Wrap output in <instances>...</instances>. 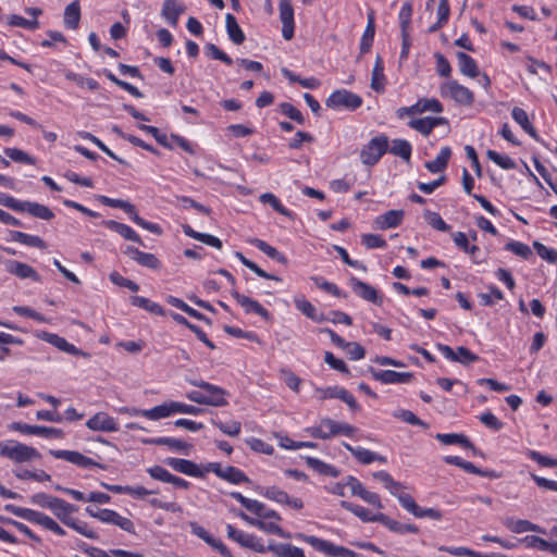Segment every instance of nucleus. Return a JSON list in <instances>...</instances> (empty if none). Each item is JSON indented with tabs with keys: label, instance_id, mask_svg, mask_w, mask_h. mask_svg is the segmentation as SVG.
Returning <instances> with one entry per match:
<instances>
[{
	"label": "nucleus",
	"instance_id": "obj_64",
	"mask_svg": "<svg viewBox=\"0 0 557 557\" xmlns=\"http://www.w3.org/2000/svg\"><path fill=\"white\" fill-rule=\"evenodd\" d=\"M533 247L536 250L537 255L549 263L557 262V250L547 248L542 243L535 240L533 242Z\"/></svg>",
	"mask_w": 557,
	"mask_h": 557
},
{
	"label": "nucleus",
	"instance_id": "obj_29",
	"mask_svg": "<svg viewBox=\"0 0 557 557\" xmlns=\"http://www.w3.org/2000/svg\"><path fill=\"white\" fill-rule=\"evenodd\" d=\"M185 8L180 5L176 0H164L162 5L161 15L172 25L176 26L180 15L184 12Z\"/></svg>",
	"mask_w": 557,
	"mask_h": 557
},
{
	"label": "nucleus",
	"instance_id": "obj_36",
	"mask_svg": "<svg viewBox=\"0 0 557 557\" xmlns=\"http://www.w3.org/2000/svg\"><path fill=\"white\" fill-rule=\"evenodd\" d=\"M385 75L383 60L380 55L376 57L371 77V88L376 92L384 91Z\"/></svg>",
	"mask_w": 557,
	"mask_h": 557
},
{
	"label": "nucleus",
	"instance_id": "obj_6",
	"mask_svg": "<svg viewBox=\"0 0 557 557\" xmlns=\"http://www.w3.org/2000/svg\"><path fill=\"white\" fill-rule=\"evenodd\" d=\"M325 104L330 109L345 108L354 111L362 104V98L347 89H338L330 95L325 100Z\"/></svg>",
	"mask_w": 557,
	"mask_h": 557
},
{
	"label": "nucleus",
	"instance_id": "obj_42",
	"mask_svg": "<svg viewBox=\"0 0 557 557\" xmlns=\"http://www.w3.org/2000/svg\"><path fill=\"white\" fill-rule=\"evenodd\" d=\"M139 412L141 416H144L150 420H159L162 418H166V417H170L171 414H173L172 401L164 403V404H161L153 408L141 410Z\"/></svg>",
	"mask_w": 557,
	"mask_h": 557
},
{
	"label": "nucleus",
	"instance_id": "obj_48",
	"mask_svg": "<svg viewBox=\"0 0 557 557\" xmlns=\"http://www.w3.org/2000/svg\"><path fill=\"white\" fill-rule=\"evenodd\" d=\"M146 443L153 444V445H160V446H168L170 449L177 450V451L185 450L190 447L189 444H187L186 442L178 440V438H173V437L151 438V440L146 441Z\"/></svg>",
	"mask_w": 557,
	"mask_h": 557
},
{
	"label": "nucleus",
	"instance_id": "obj_9",
	"mask_svg": "<svg viewBox=\"0 0 557 557\" xmlns=\"http://www.w3.org/2000/svg\"><path fill=\"white\" fill-rule=\"evenodd\" d=\"M36 336L38 338L53 345L54 347H57L58 349H60L61 351H64L66 354L74 355V356H82L84 358L90 357V355L88 352H85V351L78 349L76 346H74L73 344H70L64 337H61L58 334L49 333L46 331H40V332L36 333Z\"/></svg>",
	"mask_w": 557,
	"mask_h": 557
},
{
	"label": "nucleus",
	"instance_id": "obj_22",
	"mask_svg": "<svg viewBox=\"0 0 557 557\" xmlns=\"http://www.w3.org/2000/svg\"><path fill=\"white\" fill-rule=\"evenodd\" d=\"M350 285L354 293L358 295L360 298L377 305L382 302L381 297H379L377 295V290L368 283L360 281L356 277H351Z\"/></svg>",
	"mask_w": 557,
	"mask_h": 557
},
{
	"label": "nucleus",
	"instance_id": "obj_50",
	"mask_svg": "<svg viewBox=\"0 0 557 557\" xmlns=\"http://www.w3.org/2000/svg\"><path fill=\"white\" fill-rule=\"evenodd\" d=\"M373 478L381 481L385 488L388 490L393 495H397V491L404 488V485L400 482L395 481L392 475L384 470L374 472Z\"/></svg>",
	"mask_w": 557,
	"mask_h": 557
},
{
	"label": "nucleus",
	"instance_id": "obj_1",
	"mask_svg": "<svg viewBox=\"0 0 557 557\" xmlns=\"http://www.w3.org/2000/svg\"><path fill=\"white\" fill-rule=\"evenodd\" d=\"M0 456L18 463L41 458L37 449L16 441L0 442Z\"/></svg>",
	"mask_w": 557,
	"mask_h": 557
},
{
	"label": "nucleus",
	"instance_id": "obj_18",
	"mask_svg": "<svg viewBox=\"0 0 557 557\" xmlns=\"http://www.w3.org/2000/svg\"><path fill=\"white\" fill-rule=\"evenodd\" d=\"M263 496L267 497L268 499H271L278 504L287 505L297 510L304 507V503L301 499L290 497L286 492L280 490L276 486L267 487L263 492Z\"/></svg>",
	"mask_w": 557,
	"mask_h": 557
},
{
	"label": "nucleus",
	"instance_id": "obj_55",
	"mask_svg": "<svg viewBox=\"0 0 557 557\" xmlns=\"http://www.w3.org/2000/svg\"><path fill=\"white\" fill-rule=\"evenodd\" d=\"M424 218H425L426 222L429 223V225H431L433 228L441 231V232H449L450 231V225H448L438 213L432 212L430 210H425Z\"/></svg>",
	"mask_w": 557,
	"mask_h": 557
},
{
	"label": "nucleus",
	"instance_id": "obj_5",
	"mask_svg": "<svg viewBox=\"0 0 557 557\" xmlns=\"http://www.w3.org/2000/svg\"><path fill=\"white\" fill-rule=\"evenodd\" d=\"M440 94L444 98H451L461 106H471L474 102L473 92L468 87L454 79L443 83L440 86Z\"/></svg>",
	"mask_w": 557,
	"mask_h": 557
},
{
	"label": "nucleus",
	"instance_id": "obj_13",
	"mask_svg": "<svg viewBox=\"0 0 557 557\" xmlns=\"http://www.w3.org/2000/svg\"><path fill=\"white\" fill-rule=\"evenodd\" d=\"M190 384L193 386L205 389L208 393V395H206L207 399H212V403H209V406L222 407L228 404L226 400V396L228 395V393L222 387L205 382L202 380L190 381Z\"/></svg>",
	"mask_w": 557,
	"mask_h": 557
},
{
	"label": "nucleus",
	"instance_id": "obj_15",
	"mask_svg": "<svg viewBox=\"0 0 557 557\" xmlns=\"http://www.w3.org/2000/svg\"><path fill=\"white\" fill-rule=\"evenodd\" d=\"M11 429L24 434L39 435L44 437L60 438L63 435V432L60 429L41 425H30L22 422H13L11 424Z\"/></svg>",
	"mask_w": 557,
	"mask_h": 557
},
{
	"label": "nucleus",
	"instance_id": "obj_37",
	"mask_svg": "<svg viewBox=\"0 0 557 557\" xmlns=\"http://www.w3.org/2000/svg\"><path fill=\"white\" fill-rule=\"evenodd\" d=\"M436 438L444 445H461L467 449H472L475 453V447L472 442L463 434L449 433V434H436Z\"/></svg>",
	"mask_w": 557,
	"mask_h": 557
},
{
	"label": "nucleus",
	"instance_id": "obj_16",
	"mask_svg": "<svg viewBox=\"0 0 557 557\" xmlns=\"http://www.w3.org/2000/svg\"><path fill=\"white\" fill-rule=\"evenodd\" d=\"M124 253L141 267L151 270H159L161 268L160 260L153 253L140 251L134 246H127L124 249Z\"/></svg>",
	"mask_w": 557,
	"mask_h": 557
},
{
	"label": "nucleus",
	"instance_id": "obj_54",
	"mask_svg": "<svg viewBox=\"0 0 557 557\" xmlns=\"http://www.w3.org/2000/svg\"><path fill=\"white\" fill-rule=\"evenodd\" d=\"M67 527L72 528L73 530H75L76 532H78L79 534L88 537V539H91V540H98L99 539V534L94 531L91 528H89V525L84 522V521H81L78 519H73L71 521L67 522Z\"/></svg>",
	"mask_w": 557,
	"mask_h": 557
},
{
	"label": "nucleus",
	"instance_id": "obj_41",
	"mask_svg": "<svg viewBox=\"0 0 557 557\" xmlns=\"http://www.w3.org/2000/svg\"><path fill=\"white\" fill-rule=\"evenodd\" d=\"M512 119L534 139H537V133L531 122L529 121L528 113L519 108L515 107L511 112Z\"/></svg>",
	"mask_w": 557,
	"mask_h": 557
},
{
	"label": "nucleus",
	"instance_id": "obj_62",
	"mask_svg": "<svg viewBox=\"0 0 557 557\" xmlns=\"http://www.w3.org/2000/svg\"><path fill=\"white\" fill-rule=\"evenodd\" d=\"M412 16V4L410 2H405L399 11V24L401 33H409V26Z\"/></svg>",
	"mask_w": 557,
	"mask_h": 557
},
{
	"label": "nucleus",
	"instance_id": "obj_2",
	"mask_svg": "<svg viewBox=\"0 0 557 557\" xmlns=\"http://www.w3.org/2000/svg\"><path fill=\"white\" fill-rule=\"evenodd\" d=\"M98 199L100 202H102L106 206L124 210L129 215L132 221L134 223H136L138 226H140L153 234H157V235H160L162 233V230L158 224L148 222V221L144 220L143 218H140L137 213L135 206L132 205L131 202L123 200V199L109 198L107 196H99Z\"/></svg>",
	"mask_w": 557,
	"mask_h": 557
},
{
	"label": "nucleus",
	"instance_id": "obj_59",
	"mask_svg": "<svg viewBox=\"0 0 557 557\" xmlns=\"http://www.w3.org/2000/svg\"><path fill=\"white\" fill-rule=\"evenodd\" d=\"M505 249L521 257L522 259H529L532 256L531 248L527 244L517 240L508 242L505 245Z\"/></svg>",
	"mask_w": 557,
	"mask_h": 557
},
{
	"label": "nucleus",
	"instance_id": "obj_43",
	"mask_svg": "<svg viewBox=\"0 0 557 557\" xmlns=\"http://www.w3.org/2000/svg\"><path fill=\"white\" fill-rule=\"evenodd\" d=\"M260 201L262 203H269L273 210H275L277 213L287 216L290 220H295V214L286 209L278 200V198L273 195L272 193H264L260 196Z\"/></svg>",
	"mask_w": 557,
	"mask_h": 557
},
{
	"label": "nucleus",
	"instance_id": "obj_58",
	"mask_svg": "<svg viewBox=\"0 0 557 557\" xmlns=\"http://www.w3.org/2000/svg\"><path fill=\"white\" fill-rule=\"evenodd\" d=\"M486 156L502 169L511 170L516 168V162L510 157L502 156L495 150H487Z\"/></svg>",
	"mask_w": 557,
	"mask_h": 557
},
{
	"label": "nucleus",
	"instance_id": "obj_8",
	"mask_svg": "<svg viewBox=\"0 0 557 557\" xmlns=\"http://www.w3.org/2000/svg\"><path fill=\"white\" fill-rule=\"evenodd\" d=\"M4 509L8 512H11V513H13L16 517H20V518L25 519V520H27L29 522L39 524V525L46 528L47 530H50L51 525H53V523L55 522L49 516H47V515H45L42 512L29 509V508H22V507H17L15 505L9 504V505L4 506Z\"/></svg>",
	"mask_w": 557,
	"mask_h": 557
},
{
	"label": "nucleus",
	"instance_id": "obj_3",
	"mask_svg": "<svg viewBox=\"0 0 557 557\" xmlns=\"http://www.w3.org/2000/svg\"><path fill=\"white\" fill-rule=\"evenodd\" d=\"M388 150V138L380 135L372 138L360 151V160L364 165L373 166Z\"/></svg>",
	"mask_w": 557,
	"mask_h": 557
},
{
	"label": "nucleus",
	"instance_id": "obj_26",
	"mask_svg": "<svg viewBox=\"0 0 557 557\" xmlns=\"http://www.w3.org/2000/svg\"><path fill=\"white\" fill-rule=\"evenodd\" d=\"M456 58L458 61L459 71L462 75L474 78L480 75V71L475 60L465 52H457Z\"/></svg>",
	"mask_w": 557,
	"mask_h": 557
},
{
	"label": "nucleus",
	"instance_id": "obj_30",
	"mask_svg": "<svg viewBox=\"0 0 557 557\" xmlns=\"http://www.w3.org/2000/svg\"><path fill=\"white\" fill-rule=\"evenodd\" d=\"M375 34V17L374 12L368 14V22L360 42V53L370 51Z\"/></svg>",
	"mask_w": 557,
	"mask_h": 557
},
{
	"label": "nucleus",
	"instance_id": "obj_4",
	"mask_svg": "<svg viewBox=\"0 0 557 557\" xmlns=\"http://www.w3.org/2000/svg\"><path fill=\"white\" fill-rule=\"evenodd\" d=\"M356 428L348 423H339L332 419H323L320 426L310 430V433L315 438L327 440L337 434H345L347 436L354 435Z\"/></svg>",
	"mask_w": 557,
	"mask_h": 557
},
{
	"label": "nucleus",
	"instance_id": "obj_63",
	"mask_svg": "<svg viewBox=\"0 0 557 557\" xmlns=\"http://www.w3.org/2000/svg\"><path fill=\"white\" fill-rule=\"evenodd\" d=\"M527 456L542 467L557 468V458L542 455L540 451L529 449Z\"/></svg>",
	"mask_w": 557,
	"mask_h": 557
},
{
	"label": "nucleus",
	"instance_id": "obj_60",
	"mask_svg": "<svg viewBox=\"0 0 557 557\" xmlns=\"http://www.w3.org/2000/svg\"><path fill=\"white\" fill-rule=\"evenodd\" d=\"M255 527L271 534H276L281 537L288 539L289 534L286 533L278 524L275 522H267L262 519H258L255 523Z\"/></svg>",
	"mask_w": 557,
	"mask_h": 557
},
{
	"label": "nucleus",
	"instance_id": "obj_44",
	"mask_svg": "<svg viewBox=\"0 0 557 557\" xmlns=\"http://www.w3.org/2000/svg\"><path fill=\"white\" fill-rule=\"evenodd\" d=\"M24 212H28L33 216L42 220H51L54 218V213L48 207L38 202L25 201Z\"/></svg>",
	"mask_w": 557,
	"mask_h": 557
},
{
	"label": "nucleus",
	"instance_id": "obj_23",
	"mask_svg": "<svg viewBox=\"0 0 557 557\" xmlns=\"http://www.w3.org/2000/svg\"><path fill=\"white\" fill-rule=\"evenodd\" d=\"M7 271L22 280L30 278L35 282L41 281V277L37 273V271L33 267H30L24 262L9 260L7 262Z\"/></svg>",
	"mask_w": 557,
	"mask_h": 557
},
{
	"label": "nucleus",
	"instance_id": "obj_10",
	"mask_svg": "<svg viewBox=\"0 0 557 557\" xmlns=\"http://www.w3.org/2000/svg\"><path fill=\"white\" fill-rule=\"evenodd\" d=\"M372 377L383 384H406L413 379L411 372H396L394 370H376L369 368Z\"/></svg>",
	"mask_w": 557,
	"mask_h": 557
},
{
	"label": "nucleus",
	"instance_id": "obj_11",
	"mask_svg": "<svg viewBox=\"0 0 557 557\" xmlns=\"http://www.w3.org/2000/svg\"><path fill=\"white\" fill-rule=\"evenodd\" d=\"M437 349L441 351V354L448 360L454 362H460L462 364H469L471 362H474L479 359L476 355L471 352L468 348L463 346L457 347L456 350H454L450 346L438 344Z\"/></svg>",
	"mask_w": 557,
	"mask_h": 557
},
{
	"label": "nucleus",
	"instance_id": "obj_20",
	"mask_svg": "<svg viewBox=\"0 0 557 557\" xmlns=\"http://www.w3.org/2000/svg\"><path fill=\"white\" fill-rule=\"evenodd\" d=\"M231 294L236 299L238 305H240L244 308L246 313L253 312L267 321L271 319L270 312L257 300H253L245 295H242L237 290H233Z\"/></svg>",
	"mask_w": 557,
	"mask_h": 557
},
{
	"label": "nucleus",
	"instance_id": "obj_45",
	"mask_svg": "<svg viewBox=\"0 0 557 557\" xmlns=\"http://www.w3.org/2000/svg\"><path fill=\"white\" fill-rule=\"evenodd\" d=\"M260 251H262L263 253H265L269 258L280 262V263H283L285 264L287 262V259L286 257L281 253L275 247L269 245L268 243H265L264 240H261V239H253L251 242Z\"/></svg>",
	"mask_w": 557,
	"mask_h": 557
},
{
	"label": "nucleus",
	"instance_id": "obj_51",
	"mask_svg": "<svg viewBox=\"0 0 557 557\" xmlns=\"http://www.w3.org/2000/svg\"><path fill=\"white\" fill-rule=\"evenodd\" d=\"M387 151L394 156L403 158L406 161H409L411 156V145L405 139H394L392 141L391 148H388Z\"/></svg>",
	"mask_w": 557,
	"mask_h": 557
},
{
	"label": "nucleus",
	"instance_id": "obj_35",
	"mask_svg": "<svg viewBox=\"0 0 557 557\" xmlns=\"http://www.w3.org/2000/svg\"><path fill=\"white\" fill-rule=\"evenodd\" d=\"M451 156V150L449 147H443L437 154V157L432 160L428 161L424 166L432 173H438L446 169L449 158Z\"/></svg>",
	"mask_w": 557,
	"mask_h": 557
},
{
	"label": "nucleus",
	"instance_id": "obj_25",
	"mask_svg": "<svg viewBox=\"0 0 557 557\" xmlns=\"http://www.w3.org/2000/svg\"><path fill=\"white\" fill-rule=\"evenodd\" d=\"M102 225L117 234H120L123 238L127 240H132L144 245L140 236L128 225L124 223L116 222L114 220H106L102 221Z\"/></svg>",
	"mask_w": 557,
	"mask_h": 557
},
{
	"label": "nucleus",
	"instance_id": "obj_24",
	"mask_svg": "<svg viewBox=\"0 0 557 557\" xmlns=\"http://www.w3.org/2000/svg\"><path fill=\"white\" fill-rule=\"evenodd\" d=\"M343 446L362 465H369L374 461L382 463L386 462V458L384 456L377 455L367 448L354 447L347 443H343Z\"/></svg>",
	"mask_w": 557,
	"mask_h": 557
},
{
	"label": "nucleus",
	"instance_id": "obj_38",
	"mask_svg": "<svg viewBox=\"0 0 557 557\" xmlns=\"http://www.w3.org/2000/svg\"><path fill=\"white\" fill-rule=\"evenodd\" d=\"M225 24L230 39L236 45L243 44L245 41V35L239 27L236 17L233 14L227 13L225 16Z\"/></svg>",
	"mask_w": 557,
	"mask_h": 557
},
{
	"label": "nucleus",
	"instance_id": "obj_56",
	"mask_svg": "<svg viewBox=\"0 0 557 557\" xmlns=\"http://www.w3.org/2000/svg\"><path fill=\"white\" fill-rule=\"evenodd\" d=\"M4 153L14 162L17 163H26V164H35L36 160L27 152L18 149V148H5Z\"/></svg>",
	"mask_w": 557,
	"mask_h": 557
},
{
	"label": "nucleus",
	"instance_id": "obj_17",
	"mask_svg": "<svg viewBox=\"0 0 557 557\" xmlns=\"http://www.w3.org/2000/svg\"><path fill=\"white\" fill-rule=\"evenodd\" d=\"M86 426L89 430L101 432H116L119 430L116 420L106 412H98L92 416L86 422Z\"/></svg>",
	"mask_w": 557,
	"mask_h": 557
},
{
	"label": "nucleus",
	"instance_id": "obj_12",
	"mask_svg": "<svg viewBox=\"0 0 557 557\" xmlns=\"http://www.w3.org/2000/svg\"><path fill=\"white\" fill-rule=\"evenodd\" d=\"M50 454L54 458L66 460L67 462H71L81 468H91V467L103 468L100 463H98L94 459H91L76 450H50Z\"/></svg>",
	"mask_w": 557,
	"mask_h": 557
},
{
	"label": "nucleus",
	"instance_id": "obj_33",
	"mask_svg": "<svg viewBox=\"0 0 557 557\" xmlns=\"http://www.w3.org/2000/svg\"><path fill=\"white\" fill-rule=\"evenodd\" d=\"M11 239L17 242L20 244L36 247L39 249H46L47 245L39 236L30 235L27 233H23L20 231H11L10 232Z\"/></svg>",
	"mask_w": 557,
	"mask_h": 557
},
{
	"label": "nucleus",
	"instance_id": "obj_21",
	"mask_svg": "<svg viewBox=\"0 0 557 557\" xmlns=\"http://www.w3.org/2000/svg\"><path fill=\"white\" fill-rule=\"evenodd\" d=\"M404 216V210H389L383 214L377 215L373 221V225L376 230L397 227L401 224Z\"/></svg>",
	"mask_w": 557,
	"mask_h": 557
},
{
	"label": "nucleus",
	"instance_id": "obj_19",
	"mask_svg": "<svg viewBox=\"0 0 557 557\" xmlns=\"http://www.w3.org/2000/svg\"><path fill=\"white\" fill-rule=\"evenodd\" d=\"M164 462L180 473L195 478L203 476V472L199 469L198 465L191 460L170 457Z\"/></svg>",
	"mask_w": 557,
	"mask_h": 557
},
{
	"label": "nucleus",
	"instance_id": "obj_46",
	"mask_svg": "<svg viewBox=\"0 0 557 557\" xmlns=\"http://www.w3.org/2000/svg\"><path fill=\"white\" fill-rule=\"evenodd\" d=\"M132 305L139 307V308H141L150 313H153L156 315H164L165 314L163 308L159 304H157L146 297H143V296L133 297Z\"/></svg>",
	"mask_w": 557,
	"mask_h": 557
},
{
	"label": "nucleus",
	"instance_id": "obj_14",
	"mask_svg": "<svg viewBox=\"0 0 557 557\" xmlns=\"http://www.w3.org/2000/svg\"><path fill=\"white\" fill-rule=\"evenodd\" d=\"M280 20L282 22V35L286 40L294 37L295 22L294 9L289 0H280L278 3Z\"/></svg>",
	"mask_w": 557,
	"mask_h": 557
},
{
	"label": "nucleus",
	"instance_id": "obj_49",
	"mask_svg": "<svg viewBox=\"0 0 557 557\" xmlns=\"http://www.w3.org/2000/svg\"><path fill=\"white\" fill-rule=\"evenodd\" d=\"M222 479L233 484L250 482L249 478L240 469L233 466L224 467Z\"/></svg>",
	"mask_w": 557,
	"mask_h": 557
},
{
	"label": "nucleus",
	"instance_id": "obj_7",
	"mask_svg": "<svg viewBox=\"0 0 557 557\" xmlns=\"http://www.w3.org/2000/svg\"><path fill=\"white\" fill-rule=\"evenodd\" d=\"M304 540L314 549L332 557H361L351 549L335 545L330 541L319 539L314 535H306Z\"/></svg>",
	"mask_w": 557,
	"mask_h": 557
},
{
	"label": "nucleus",
	"instance_id": "obj_31",
	"mask_svg": "<svg viewBox=\"0 0 557 557\" xmlns=\"http://www.w3.org/2000/svg\"><path fill=\"white\" fill-rule=\"evenodd\" d=\"M269 550L277 557H305L304 550L292 544H276L271 542L269 544Z\"/></svg>",
	"mask_w": 557,
	"mask_h": 557
},
{
	"label": "nucleus",
	"instance_id": "obj_52",
	"mask_svg": "<svg viewBox=\"0 0 557 557\" xmlns=\"http://www.w3.org/2000/svg\"><path fill=\"white\" fill-rule=\"evenodd\" d=\"M78 135L83 139H87L95 144L100 150H102L107 156L112 158L113 160L117 161L121 164H127V162L121 158H119L112 150H110L99 138L94 136L92 134L88 132H79Z\"/></svg>",
	"mask_w": 557,
	"mask_h": 557
},
{
	"label": "nucleus",
	"instance_id": "obj_47",
	"mask_svg": "<svg viewBox=\"0 0 557 557\" xmlns=\"http://www.w3.org/2000/svg\"><path fill=\"white\" fill-rule=\"evenodd\" d=\"M504 523L513 533H523V532H528V531H535V532L540 531V528L536 524L530 522L529 520H522V519L515 520L512 518H508L505 520Z\"/></svg>",
	"mask_w": 557,
	"mask_h": 557
},
{
	"label": "nucleus",
	"instance_id": "obj_39",
	"mask_svg": "<svg viewBox=\"0 0 557 557\" xmlns=\"http://www.w3.org/2000/svg\"><path fill=\"white\" fill-rule=\"evenodd\" d=\"M341 506L356 515L358 518H360L363 522H377V518L380 517V513L371 515L370 511L359 505L343 500L341 502Z\"/></svg>",
	"mask_w": 557,
	"mask_h": 557
},
{
	"label": "nucleus",
	"instance_id": "obj_53",
	"mask_svg": "<svg viewBox=\"0 0 557 557\" xmlns=\"http://www.w3.org/2000/svg\"><path fill=\"white\" fill-rule=\"evenodd\" d=\"M65 77H66V79L74 82L79 87H86L90 90H97L99 88V84L96 79L89 78V77H84V76L76 74L72 71H66Z\"/></svg>",
	"mask_w": 557,
	"mask_h": 557
},
{
	"label": "nucleus",
	"instance_id": "obj_27",
	"mask_svg": "<svg viewBox=\"0 0 557 557\" xmlns=\"http://www.w3.org/2000/svg\"><path fill=\"white\" fill-rule=\"evenodd\" d=\"M445 122L446 120L444 117L426 116L422 119L411 120L409 122V126L420 132L421 134L428 136L434 129V127Z\"/></svg>",
	"mask_w": 557,
	"mask_h": 557
},
{
	"label": "nucleus",
	"instance_id": "obj_28",
	"mask_svg": "<svg viewBox=\"0 0 557 557\" xmlns=\"http://www.w3.org/2000/svg\"><path fill=\"white\" fill-rule=\"evenodd\" d=\"M183 228V232L186 236L190 237V238H194L196 240H199L208 246H211V247H214L216 249H221L222 248V242L221 239H219L218 237L213 236V235H210V234H206V233H200V232H197L195 231L190 225L188 224H184L182 226Z\"/></svg>",
	"mask_w": 557,
	"mask_h": 557
},
{
	"label": "nucleus",
	"instance_id": "obj_40",
	"mask_svg": "<svg viewBox=\"0 0 557 557\" xmlns=\"http://www.w3.org/2000/svg\"><path fill=\"white\" fill-rule=\"evenodd\" d=\"M306 463L312 470L322 475L337 478L339 474V471L336 468L314 457H307Z\"/></svg>",
	"mask_w": 557,
	"mask_h": 557
},
{
	"label": "nucleus",
	"instance_id": "obj_57",
	"mask_svg": "<svg viewBox=\"0 0 557 557\" xmlns=\"http://www.w3.org/2000/svg\"><path fill=\"white\" fill-rule=\"evenodd\" d=\"M8 23L11 26L21 27L29 30L39 28V22L37 20H26L21 15L12 14L8 17Z\"/></svg>",
	"mask_w": 557,
	"mask_h": 557
},
{
	"label": "nucleus",
	"instance_id": "obj_34",
	"mask_svg": "<svg viewBox=\"0 0 557 557\" xmlns=\"http://www.w3.org/2000/svg\"><path fill=\"white\" fill-rule=\"evenodd\" d=\"M81 21V5L77 0L70 3L64 10V25L69 29H76Z\"/></svg>",
	"mask_w": 557,
	"mask_h": 557
},
{
	"label": "nucleus",
	"instance_id": "obj_32",
	"mask_svg": "<svg viewBox=\"0 0 557 557\" xmlns=\"http://www.w3.org/2000/svg\"><path fill=\"white\" fill-rule=\"evenodd\" d=\"M65 525H67V522L73 520L74 518L71 517V513L76 511V508L66 503L65 500L58 498L54 500L51 509H50Z\"/></svg>",
	"mask_w": 557,
	"mask_h": 557
},
{
	"label": "nucleus",
	"instance_id": "obj_61",
	"mask_svg": "<svg viewBox=\"0 0 557 557\" xmlns=\"http://www.w3.org/2000/svg\"><path fill=\"white\" fill-rule=\"evenodd\" d=\"M212 424L219 428L225 435L237 436L242 430V423L238 421L222 422L212 420Z\"/></svg>",
	"mask_w": 557,
	"mask_h": 557
}]
</instances>
